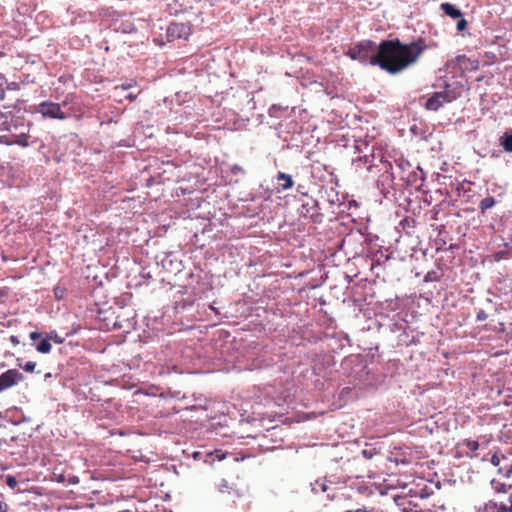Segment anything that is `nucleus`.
Instances as JSON below:
<instances>
[{"label": "nucleus", "instance_id": "f257e3e1", "mask_svg": "<svg viewBox=\"0 0 512 512\" xmlns=\"http://www.w3.org/2000/svg\"><path fill=\"white\" fill-rule=\"evenodd\" d=\"M426 49L423 40L403 44L399 39L383 40L378 45L377 66L396 74L414 64Z\"/></svg>", "mask_w": 512, "mask_h": 512}, {"label": "nucleus", "instance_id": "f03ea898", "mask_svg": "<svg viewBox=\"0 0 512 512\" xmlns=\"http://www.w3.org/2000/svg\"><path fill=\"white\" fill-rule=\"evenodd\" d=\"M0 144L11 146L19 145L28 147L30 145L29 129H27L24 120L20 117H7L0 113Z\"/></svg>", "mask_w": 512, "mask_h": 512}, {"label": "nucleus", "instance_id": "7ed1b4c3", "mask_svg": "<svg viewBox=\"0 0 512 512\" xmlns=\"http://www.w3.org/2000/svg\"><path fill=\"white\" fill-rule=\"evenodd\" d=\"M491 485L498 495L479 507L478 512H512V486L496 480H492Z\"/></svg>", "mask_w": 512, "mask_h": 512}, {"label": "nucleus", "instance_id": "20e7f679", "mask_svg": "<svg viewBox=\"0 0 512 512\" xmlns=\"http://www.w3.org/2000/svg\"><path fill=\"white\" fill-rule=\"evenodd\" d=\"M73 94H68L65 99L62 101V103H55L52 101H43L38 106L36 111L42 115L43 118L46 119H58V120H66L67 118L74 116L78 119H80L83 115V113L80 111V109H76L74 107H71L70 110L72 111L70 114L64 112L62 110V107H65L69 103H72L74 100Z\"/></svg>", "mask_w": 512, "mask_h": 512}, {"label": "nucleus", "instance_id": "39448f33", "mask_svg": "<svg viewBox=\"0 0 512 512\" xmlns=\"http://www.w3.org/2000/svg\"><path fill=\"white\" fill-rule=\"evenodd\" d=\"M348 54L353 60L377 66L378 45L374 41L363 40L350 48Z\"/></svg>", "mask_w": 512, "mask_h": 512}, {"label": "nucleus", "instance_id": "423d86ee", "mask_svg": "<svg viewBox=\"0 0 512 512\" xmlns=\"http://www.w3.org/2000/svg\"><path fill=\"white\" fill-rule=\"evenodd\" d=\"M460 96V92L451 89L450 85L447 84L444 91L433 93V95L426 100L424 106L427 110L437 111L445 103H450Z\"/></svg>", "mask_w": 512, "mask_h": 512}, {"label": "nucleus", "instance_id": "0eeeda50", "mask_svg": "<svg viewBox=\"0 0 512 512\" xmlns=\"http://www.w3.org/2000/svg\"><path fill=\"white\" fill-rule=\"evenodd\" d=\"M24 381V375L18 369H9L0 374V393Z\"/></svg>", "mask_w": 512, "mask_h": 512}, {"label": "nucleus", "instance_id": "6e6552de", "mask_svg": "<svg viewBox=\"0 0 512 512\" xmlns=\"http://www.w3.org/2000/svg\"><path fill=\"white\" fill-rule=\"evenodd\" d=\"M191 34V27L186 23H171L167 28L168 41H175L178 39H187Z\"/></svg>", "mask_w": 512, "mask_h": 512}, {"label": "nucleus", "instance_id": "1a4fd4ad", "mask_svg": "<svg viewBox=\"0 0 512 512\" xmlns=\"http://www.w3.org/2000/svg\"><path fill=\"white\" fill-rule=\"evenodd\" d=\"M490 461L495 467H499L498 471L500 474L508 476L512 472V466L508 463V459L504 455L494 453Z\"/></svg>", "mask_w": 512, "mask_h": 512}, {"label": "nucleus", "instance_id": "9d476101", "mask_svg": "<svg viewBox=\"0 0 512 512\" xmlns=\"http://www.w3.org/2000/svg\"><path fill=\"white\" fill-rule=\"evenodd\" d=\"M30 339L34 342H36L37 340H40L39 343H37L36 347H35L39 353L47 354L51 351L52 346H51V343L49 342V339H47V337L42 338V334L40 332H31Z\"/></svg>", "mask_w": 512, "mask_h": 512}, {"label": "nucleus", "instance_id": "9b49d317", "mask_svg": "<svg viewBox=\"0 0 512 512\" xmlns=\"http://www.w3.org/2000/svg\"><path fill=\"white\" fill-rule=\"evenodd\" d=\"M373 148H374V146H370L368 142L363 141V140H357L356 144H355V149L359 153H364V155L363 156H358L356 158L355 162L368 163L369 162V157L371 155H369L367 152H372Z\"/></svg>", "mask_w": 512, "mask_h": 512}, {"label": "nucleus", "instance_id": "f8f14e48", "mask_svg": "<svg viewBox=\"0 0 512 512\" xmlns=\"http://www.w3.org/2000/svg\"><path fill=\"white\" fill-rule=\"evenodd\" d=\"M277 184H278V186L276 188L277 191L282 192V191L292 188L294 182H293L291 175L286 174L284 172H279L277 174Z\"/></svg>", "mask_w": 512, "mask_h": 512}, {"label": "nucleus", "instance_id": "ddd939ff", "mask_svg": "<svg viewBox=\"0 0 512 512\" xmlns=\"http://www.w3.org/2000/svg\"><path fill=\"white\" fill-rule=\"evenodd\" d=\"M441 9L447 16H450L453 19L462 17L461 11L450 3H442Z\"/></svg>", "mask_w": 512, "mask_h": 512}, {"label": "nucleus", "instance_id": "4468645a", "mask_svg": "<svg viewBox=\"0 0 512 512\" xmlns=\"http://www.w3.org/2000/svg\"><path fill=\"white\" fill-rule=\"evenodd\" d=\"M499 141L506 152H512V130L504 132Z\"/></svg>", "mask_w": 512, "mask_h": 512}, {"label": "nucleus", "instance_id": "2eb2a0df", "mask_svg": "<svg viewBox=\"0 0 512 512\" xmlns=\"http://www.w3.org/2000/svg\"><path fill=\"white\" fill-rule=\"evenodd\" d=\"M496 204V200L492 196H488L482 199L479 203V209L484 214L488 209L492 208Z\"/></svg>", "mask_w": 512, "mask_h": 512}, {"label": "nucleus", "instance_id": "dca6fc26", "mask_svg": "<svg viewBox=\"0 0 512 512\" xmlns=\"http://www.w3.org/2000/svg\"><path fill=\"white\" fill-rule=\"evenodd\" d=\"M397 505L402 507L403 512H423L422 510H417L416 505H413L410 501L407 502L405 498L400 499Z\"/></svg>", "mask_w": 512, "mask_h": 512}, {"label": "nucleus", "instance_id": "f3484780", "mask_svg": "<svg viewBox=\"0 0 512 512\" xmlns=\"http://www.w3.org/2000/svg\"><path fill=\"white\" fill-rule=\"evenodd\" d=\"M6 88H10V85H8L6 77L0 74V101H3L5 99Z\"/></svg>", "mask_w": 512, "mask_h": 512}, {"label": "nucleus", "instance_id": "a211bd4d", "mask_svg": "<svg viewBox=\"0 0 512 512\" xmlns=\"http://www.w3.org/2000/svg\"><path fill=\"white\" fill-rule=\"evenodd\" d=\"M462 445L465 446L470 452H475L479 448V443L475 440H465Z\"/></svg>", "mask_w": 512, "mask_h": 512}, {"label": "nucleus", "instance_id": "6ab92c4d", "mask_svg": "<svg viewBox=\"0 0 512 512\" xmlns=\"http://www.w3.org/2000/svg\"><path fill=\"white\" fill-rule=\"evenodd\" d=\"M136 84H137V82H136V80H135V79H130V80H128V81H126V82H124V83H122V84H120V85L115 86V88H114V89H119V88H121L122 90H128V89H130V88L135 87V86H136Z\"/></svg>", "mask_w": 512, "mask_h": 512}, {"label": "nucleus", "instance_id": "aec40b11", "mask_svg": "<svg viewBox=\"0 0 512 512\" xmlns=\"http://www.w3.org/2000/svg\"><path fill=\"white\" fill-rule=\"evenodd\" d=\"M5 483L11 489H15L18 485V481H17L16 477L13 475H6Z\"/></svg>", "mask_w": 512, "mask_h": 512}, {"label": "nucleus", "instance_id": "412c9836", "mask_svg": "<svg viewBox=\"0 0 512 512\" xmlns=\"http://www.w3.org/2000/svg\"><path fill=\"white\" fill-rule=\"evenodd\" d=\"M47 339L54 341L56 344H62L64 342V338L60 337L55 331H51L47 335Z\"/></svg>", "mask_w": 512, "mask_h": 512}, {"label": "nucleus", "instance_id": "4be33fe9", "mask_svg": "<svg viewBox=\"0 0 512 512\" xmlns=\"http://www.w3.org/2000/svg\"><path fill=\"white\" fill-rule=\"evenodd\" d=\"M20 367H21L24 371L32 373V372H34V371H35L36 363H35V362H33V361H28V362H26V364H25V365L20 366Z\"/></svg>", "mask_w": 512, "mask_h": 512}, {"label": "nucleus", "instance_id": "5701e85b", "mask_svg": "<svg viewBox=\"0 0 512 512\" xmlns=\"http://www.w3.org/2000/svg\"><path fill=\"white\" fill-rule=\"evenodd\" d=\"M230 172H231V174H233V175H238V174H243L245 171H244V169H243L241 166H239V165H233V166L231 167V169H230Z\"/></svg>", "mask_w": 512, "mask_h": 512}, {"label": "nucleus", "instance_id": "b1692460", "mask_svg": "<svg viewBox=\"0 0 512 512\" xmlns=\"http://www.w3.org/2000/svg\"><path fill=\"white\" fill-rule=\"evenodd\" d=\"M467 21L464 18H460V20L457 22V29L459 31H462L466 28Z\"/></svg>", "mask_w": 512, "mask_h": 512}, {"label": "nucleus", "instance_id": "393cba45", "mask_svg": "<svg viewBox=\"0 0 512 512\" xmlns=\"http://www.w3.org/2000/svg\"><path fill=\"white\" fill-rule=\"evenodd\" d=\"M487 319V314L485 311L483 310H480L478 313H477V320L479 321H484Z\"/></svg>", "mask_w": 512, "mask_h": 512}, {"label": "nucleus", "instance_id": "a878e982", "mask_svg": "<svg viewBox=\"0 0 512 512\" xmlns=\"http://www.w3.org/2000/svg\"><path fill=\"white\" fill-rule=\"evenodd\" d=\"M10 342L14 345H18L20 343L18 337L15 335L10 336Z\"/></svg>", "mask_w": 512, "mask_h": 512}, {"label": "nucleus", "instance_id": "bb28decb", "mask_svg": "<svg viewBox=\"0 0 512 512\" xmlns=\"http://www.w3.org/2000/svg\"><path fill=\"white\" fill-rule=\"evenodd\" d=\"M126 98H127L130 102H133V101H135V100H136V98H137V94L130 93V94H128V95H127V97H126Z\"/></svg>", "mask_w": 512, "mask_h": 512}, {"label": "nucleus", "instance_id": "cd10ccee", "mask_svg": "<svg viewBox=\"0 0 512 512\" xmlns=\"http://www.w3.org/2000/svg\"><path fill=\"white\" fill-rule=\"evenodd\" d=\"M362 454L364 455V457H366L368 459H370L372 457V453L368 450H363Z\"/></svg>", "mask_w": 512, "mask_h": 512}, {"label": "nucleus", "instance_id": "c85d7f7f", "mask_svg": "<svg viewBox=\"0 0 512 512\" xmlns=\"http://www.w3.org/2000/svg\"><path fill=\"white\" fill-rule=\"evenodd\" d=\"M8 85H10L9 89H17L18 88V83H16V82L8 83Z\"/></svg>", "mask_w": 512, "mask_h": 512}, {"label": "nucleus", "instance_id": "c756f323", "mask_svg": "<svg viewBox=\"0 0 512 512\" xmlns=\"http://www.w3.org/2000/svg\"><path fill=\"white\" fill-rule=\"evenodd\" d=\"M318 216H319V213H311V214L309 215V217H310L312 220H314V221H316V219H317V217H318Z\"/></svg>", "mask_w": 512, "mask_h": 512}, {"label": "nucleus", "instance_id": "7c9ffc66", "mask_svg": "<svg viewBox=\"0 0 512 512\" xmlns=\"http://www.w3.org/2000/svg\"><path fill=\"white\" fill-rule=\"evenodd\" d=\"M503 254L504 252H498L495 257H496V260H500L502 257H503Z\"/></svg>", "mask_w": 512, "mask_h": 512}, {"label": "nucleus", "instance_id": "2f4dec72", "mask_svg": "<svg viewBox=\"0 0 512 512\" xmlns=\"http://www.w3.org/2000/svg\"><path fill=\"white\" fill-rule=\"evenodd\" d=\"M307 213H309V210H306V213L303 212L304 216H307Z\"/></svg>", "mask_w": 512, "mask_h": 512}, {"label": "nucleus", "instance_id": "473e14b6", "mask_svg": "<svg viewBox=\"0 0 512 512\" xmlns=\"http://www.w3.org/2000/svg\"><path fill=\"white\" fill-rule=\"evenodd\" d=\"M307 213H309V210H306V213L303 212L304 216H307Z\"/></svg>", "mask_w": 512, "mask_h": 512}]
</instances>
